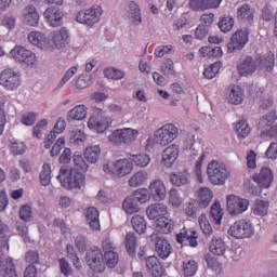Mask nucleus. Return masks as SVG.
I'll list each match as a JSON object with an SVG mask.
<instances>
[{"label":"nucleus","instance_id":"obj_58","mask_svg":"<svg viewBox=\"0 0 277 277\" xmlns=\"http://www.w3.org/2000/svg\"><path fill=\"white\" fill-rule=\"evenodd\" d=\"M198 211H200V206L196 200H192L190 202H188L185 208V213L186 215H188V217H197Z\"/></svg>","mask_w":277,"mask_h":277},{"label":"nucleus","instance_id":"obj_11","mask_svg":"<svg viewBox=\"0 0 277 277\" xmlns=\"http://www.w3.org/2000/svg\"><path fill=\"white\" fill-rule=\"evenodd\" d=\"M248 36H250V30L248 28L237 30L230 38V42L227 44L229 53L234 51H241L246 44H248Z\"/></svg>","mask_w":277,"mask_h":277},{"label":"nucleus","instance_id":"obj_35","mask_svg":"<svg viewBox=\"0 0 277 277\" xmlns=\"http://www.w3.org/2000/svg\"><path fill=\"white\" fill-rule=\"evenodd\" d=\"M98 157H101V147L94 145L85 148L84 159L88 161L89 166L96 163V161H98Z\"/></svg>","mask_w":277,"mask_h":277},{"label":"nucleus","instance_id":"obj_13","mask_svg":"<svg viewBox=\"0 0 277 277\" xmlns=\"http://www.w3.org/2000/svg\"><path fill=\"white\" fill-rule=\"evenodd\" d=\"M0 85L6 90H14L21 85V72L13 70H3L0 74Z\"/></svg>","mask_w":277,"mask_h":277},{"label":"nucleus","instance_id":"obj_20","mask_svg":"<svg viewBox=\"0 0 277 277\" xmlns=\"http://www.w3.org/2000/svg\"><path fill=\"white\" fill-rule=\"evenodd\" d=\"M190 159H197L195 166V173L198 181H202V161H205V151L200 148V145H196L190 149Z\"/></svg>","mask_w":277,"mask_h":277},{"label":"nucleus","instance_id":"obj_22","mask_svg":"<svg viewBox=\"0 0 277 277\" xmlns=\"http://www.w3.org/2000/svg\"><path fill=\"white\" fill-rule=\"evenodd\" d=\"M28 41L42 51H50L51 42L41 32H30L28 35Z\"/></svg>","mask_w":277,"mask_h":277},{"label":"nucleus","instance_id":"obj_44","mask_svg":"<svg viewBox=\"0 0 277 277\" xmlns=\"http://www.w3.org/2000/svg\"><path fill=\"white\" fill-rule=\"evenodd\" d=\"M276 122V114L269 113L267 115H264L259 123H258V129H261L262 131H267L272 129V124Z\"/></svg>","mask_w":277,"mask_h":277},{"label":"nucleus","instance_id":"obj_14","mask_svg":"<svg viewBox=\"0 0 277 277\" xmlns=\"http://www.w3.org/2000/svg\"><path fill=\"white\" fill-rule=\"evenodd\" d=\"M151 241L155 242V249L156 253L160 259L166 261L172 254V245H170V241L166 238L159 237L157 234L151 235Z\"/></svg>","mask_w":277,"mask_h":277},{"label":"nucleus","instance_id":"obj_45","mask_svg":"<svg viewBox=\"0 0 277 277\" xmlns=\"http://www.w3.org/2000/svg\"><path fill=\"white\" fill-rule=\"evenodd\" d=\"M217 25L223 34H228V31H232L233 27H235V18L230 15H225L221 17Z\"/></svg>","mask_w":277,"mask_h":277},{"label":"nucleus","instance_id":"obj_19","mask_svg":"<svg viewBox=\"0 0 277 277\" xmlns=\"http://www.w3.org/2000/svg\"><path fill=\"white\" fill-rule=\"evenodd\" d=\"M222 4V0H190L189 5L196 12H205V10H217Z\"/></svg>","mask_w":277,"mask_h":277},{"label":"nucleus","instance_id":"obj_1","mask_svg":"<svg viewBox=\"0 0 277 277\" xmlns=\"http://www.w3.org/2000/svg\"><path fill=\"white\" fill-rule=\"evenodd\" d=\"M57 179L61 181V185L66 189H75L83 185V173L77 169H70L68 166H63L60 169Z\"/></svg>","mask_w":277,"mask_h":277},{"label":"nucleus","instance_id":"obj_17","mask_svg":"<svg viewBox=\"0 0 277 277\" xmlns=\"http://www.w3.org/2000/svg\"><path fill=\"white\" fill-rule=\"evenodd\" d=\"M253 181L260 185V187L267 188L274 183V172L267 167H263L260 173L253 175Z\"/></svg>","mask_w":277,"mask_h":277},{"label":"nucleus","instance_id":"obj_48","mask_svg":"<svg viewBox=\"0 0 277 277\" xmlns=\"http://www.w3.org/2000/svg\"><path fill=\"white\" fill-rule=\"evenodd\" d=\"M210 215L214 220L215 224H222V217H224V212L222 211V206L220 202H214L210 209Z\"/></svg>","mask_w":277,"mask_h":277},{"label":"nucleus","instance_id":"obj_30","mask_svg":"<svg viewBox=\"0 0 277 277\" xmlns=\"http://www.w3.org/2000/svg\"><path fill=\"white\" fill-rule=\"evenodd\" d=\"M156 226L159 233H163V235H170V233L174 230L175 223L173 220L169 219L168 216H161L157 219Z\"/></svg>","mask_w":277,"mask_h":277},{"label":"nucleus","instance_id":"obj_12","mask_svg":"<svg viewBox=\"0 0 277 277\" xmlns=\"http://www.w3.org/2000/svg\"><path fill=\"white\" fill-rule=\"evenodd\" d=\"M3 250H5V247L0 246V276L18 277V275H16V268L14 266V262H12V258L5 256Z\"/></svg>","mask_w":277,"mask_h":277},{"label":"nucleus","instance_id":"obj_26","mask_svg":"<svg viewBox=\"0 0 277 277\" xmlns=\"http://www.w3.org/2000/svg\"><path fill=\"white\" fill-rule=\"evenodd\" d=\"M52 40L56 49H64L66 44H70V35L68 32V29L64 27L61 28L60 31L54 32Z\"/></svg>","mask_w":277,"mask_h":277},{"label":"nucleus","instance_id":"obj_31","mask_svg":"<svg viewBox=\"0 0 277 277\" xmlns=\"http://www.w3.org/2000/svg\"><path fill=\"white\" fill-rule=\"evenodd\" d=\"M227 92H229L228 101L232 105H241L243 102V91L239 85H229Z\"/></svg>","mask_w":277,"mask_h":277},{"label":"nucleus","instance_id":"obj_9","mask_svg":"<svg viewBox=\"0 0 277 277\" xmlns=\"http://www.w3.org/2000/svg\"><path fill=\"white\" fill-rule=\"evenodd\" d=\"M248 207H250V201L248 199L239 198L235 195L227 196V211L229 215H241V213L248 211Z\"/></svg>","mask_w":277,"mask_h":277},{"label":"nucleus","instance_id":"obj_54","mask_svg":"<svg viewBox=\"0 0 277 277\" xmlns=\"http://www.w3.org/2000/svg\"><path fill=\"white\" fill-rule=\"evenodd\" d=\"M129 10L134 23H136V25H140V23H142V11L140 9V5L135 3V1H131L129 4Z\"/></svg>","mask_w":277,"mask_h":277},{"label":"nucleus","instance_id":"obj_46","mask_svg":"<svg viewBox=\"0 0 277 277\" xmlns=\"http://www.w3.org/2000/svg\"><path fill=\"white\" fill-rule=\"evenodd\" d=\"M72 161L76 168H79L82 172H88L90 168V163L85 160V156L81 155V153L76 151L72 156Z\"/></svg>","mask_w":277,"mask_h":277},{"label":"nucleus","instance_id":"obj_60","mask_svg":"<svg viewBox=\"0 0 277 277\" xmlns=\"http://www.w3.org/2000/svg\"><path fill=\"white\" fill-rule=\"evenodd\" d=\"M26 263L29 265H40V253L37 250H30L26 253Z\"/></svg>","mask_w":277,"mask_h":277},{"label":"nucleus","instance_id":"obj_64","mask_svg":"<svg viewBox=\"0 0 277 277\" xmlns=\"http://www.w3.org/2000/svg\"><path fill=\"white\" fill-rule=\"evenodd\" d=\"M11 153L12 155H24L25 154V144L18 142L11 143Z\"/></svg>","mask_w":277,"mask_h":277},{"label":"nucleus","instance_id":"obj_16","mask_svg":"<svg viewBox=\"0 0 277 277\" xmlns=\"http://www.w3.org/2000/svg\"><path fill=\"white\" fill-rule=\"evenodd\" d=\"M166 184L161 180H155L149 185V198L156 200L157 202H161V200H166Z\"/></svg>","mask_w":277,"mask_h":277},{"label":"nucleus","instance_id":"obj_55","mask_svg":"<svg viewBox=\"0 0 277 277\" xmlns=\"http://www.w3.org/2000/svg\"><path fill=\"white\" fill-rule=\"evenodd\" d=\"M183 272L184 276L192 277L196 275V272H198V263L196 261L190 260L183 263Z\"/></svg>","mask_w":277,"mask_h":277},{"label":"nucleus","instance_id":"obj_43","mask_svg":"<svg viewBox=\"0 0 277 277\" xmlns=\"http://www.w3.org/2000/svg\"><path fill=\"white\" fill-rule=\"evenodd\" d=\"M146 181H148V173L138 171L130 177L129 185L130 187H140L141 185H144Z\"/></svg>","mask_w":277,"mask_h":277},{"label":"nucleus","instance_id":"obj_2","mask_svg":"<svg viewBox=\"0 0 277 277\" xmlns=\"http://www.w3.org/2000/svg\"><path fill=\"white\" fill-rule=\"evenodd\" d=\"M227 233L234 239H250L254 236V225H252V222L241 219L234 222Z\"/></svg>","mask_w":277,"mask_h":277},{"label":"nucleus","instance_id":"obj_25","mask_svg":"<svg viewBox=\"0 0 277 277\" xmlns=\"http://www.w3.org/2000/svg\"><path fill=\"white\" fill-rule=\"evenodd\" d=\"M179 158V145H170L162 153V163L167 168H172V164Z\"/></svg>","mask_w":277,"mask_h":277},{"label":"nucleus","instance_id":"obj_37","mask_svg":"<svg viewBox=\"0 0 277 277\" xmlns=\"http://www.w3.org/2000/svg\"><path fill=\"white\" fill-rule=\"evenodd\" d=\"M276 64V56L274 52H268L266 56L259 57V68H264L265 70H274Z\"/></svg>","mask_w":277,"mask_h":277},{"label":"nucleus","instance_id":"obj_59","mask_svg":"<svg viewBox=\"0 0 277 277\" xmlns=\"http://www.w3.org/2000/svg\"><path fill=\"white\" fill-rule=\"evenodd\" d=\"M256 98L259 100V105L261 109H269L274 105V101L269 96L263 95V93H258Z\"/></svg>","mask_w":277,"mask_h":277},{"label":"nucleus","instance_id":"obj_50","mask_svg":"<svg viewBox=\"0 0 277 277\" xmlns=\"http://www.w3.org/2000/svg\"><path fill=\"white\" fill-rule=\"evenodd\" d=\"M39 179H40L41 185H43L44 187L51 184V164L50 163H43Z\"/></svg>","mask_w":277,"mask_h":277},{"label":"nucleus","instance_id":"obj_38","mask_svg":"<svg viewBox=\"0 0 277 277\" xmlns=\"http://www.w3.org/2000/svg\"><path fill=\"white\" fill-rule=\"evenodd\" d=\"M92 79L94 76L89 70L83 71L76 81V88L78 90H85L89 85H92Z\"/></svg>","mask_w":277,"mask_h":277},{"label":"nucleus","instance_id":"obj_32","mask_svg":"<svg viewBox=\"0 0 277 277\" xmlns=\"http://www.w3.org/2000/svg\"><path fill=\"white\" fill-rule=\"evenodd\" d=\"M124 246L129 256L133 259L136 254L135 250H137V236L135 233L130 232L126 235Z\"/></svg>","mask_w":277,"mask_h":277},{"label":"nucleus","instance_id":"obj_51","mask_svg":"<svg viewBox=\"0 0 277 277\" xmlns=\"http://www.w3.org/2000/svg\"><path fill=\"white\" fill-rule=\"evenodd\" d=\"M138 205H144L150 200V194H148V189L140 188L131 196Z\"/></svg>","mask_w":277,"mask_h":277},{"label":"nucleus","instance_id":"obj_21","mask_svg":"<svg viewBox=\"0 0 277 277\" xmlns=\"http://www.w3.org/2000/svg\"><path fill=\"white\" fill-rule=\"evenodd\" d=\"M145 265L147 267V272L151 274L154 277H161L163 276V266L159 259L155 255L147 256L145 259Z\"/></svg>","mask_w":277,"mask_h":277},{"label":"nucleus","instance_id":"obj_29","mask_svg":"<svg viewBox=\"0 0 277 277\" xmlns=\"http://www.w3.org/2000/svg\"><path fill=\"white\" fill-rule=\"evenodd\" d=\"M213 200V192L209 188H200L198 192V198L196 202L200 207V209H207L211 201Z\"/></svg>","mask_w":277,"mask_h":277},{"label":"nucleus","instance_id":"obj_6","mask_svg":"<svg viewBox=\"0 0 277 277\" xmlns=\"http://www.w3.org/2000/svg\"><path fill=\"white\" fill-rule=\"evenodd\" d=\"M10 55L15 62L24 64V66H36L38 62L36 53L27 50V48L23 45H15L14 49L11 50Z\"/></svg>","mask_w":277,"mask_h":277},{"label":"nucleus","instance_id":"obj_5","mask_svg":"<svg viewBox=\"0 0 277 277\" xmlns=\"http://www.w3.org/2000/svg\"><path fill=\"white\" fill-rule=\"evenodd\" d=\"M179 137V128L173 123H167L155 132V142L160 146H168Z\"/></svg>","mask_w":277,"mask_h":277},{"label":"nucleus","instance_id":"obj_41","mask_svg":"<svg viewBox=\"0 0 277 277\" xmlns=\"http://www.w3.org/2000/svg\"><path fill=\"white\" fill-rule=\"evenodd\" d=\"M237 70H256V61L252 56L240 57Z\"/></svg>","mask_w":277,"mask_h":277},{"label":"nucleus","instance_id":"obj_15","mask_svg":"<svg viewBox=\"0 0 277 277\" xmlns=\"http://www.w3.org/2000/svg\"><path fill=\"white\" fill-rule=\"evenodd\" d=\"M177 243L182 246H190V248H196L198 246V233L194 229H183L176 235Z\"/></svg>","mask_w":277,"mask_h":277},{"label":"nucleus","instance_id":"obj_56","mask_svg":"<svg viewBox=\"0 0 277 277\" xmlns=\"http://www.w3.org/2000/svg\"><path fill=\"white\" fill-rule=\"evenodd\" d=\"M47 127H49V121L47 119H42L34 127L32 135L40 140L42 137V133L47 131Z\"/></svg>","mask_w":277,"mask_h":277},{"label":"nucleus","instance_id":"obj_28","mask_svg":"<svg viewBox=\"0 0 277 277\" xmlns=\"http://www.w3.org/2000/svg\"><path fill=\"white\" fill-rule=\"evenodd\" d=\"M85 220L92 230H101V221L98 220V210L96 208L87 210Z\"/></svg>","mask_w":277,"mask_h":277},{"label":"nucleus","instance_id":"obj_7","mask_svg":"<svg viewBox=\"0 0 277 277\" xmlns=\"http://www.w3.org/2000/svg\"><path fill=\"white\" fill-rule=\"evenodd\" d=\"M87 263L95 274H103L105 272V258L103 251L97 247L87 252Z\"/></svg>","mask_w":277,"mask_h":277},{"label":"nucleus","instance_id":"obj_63","mask_svg":"<svg viewBox=\"0 0 277 277\" xmlns=\"http://www.w3.org/2000/svg\"><path fill=\"white\" fill-rule=\"evenodd\" d=\"M104 76L106 77V79H113L115 81H118V80L124 78V71H122V70H104Z\"/></svg>","mask_w":277,"mask_h":277},{"label":"nucleus","instance_id":"obj_24","mask_svg":"<svg viewBox=\"0 0 277 277\" xmlns=\"http://www.w3.org/2000/svg\"><path fill=\"white\" fill-rule=\"evenodd\" d=\"M131 170L133 167L129 159L118 160L113 168V176H117L118 179H122V176H127V174H131Z\"/></svg>","mask_w":277,"mask_h":277},{"label":"nucleus","instance_id":"obj_8","mask_svg":"<svg viewBox=\"0 0 277 277\" xmlns=\"http://www.w3.org/2000/svg\"><path fill=\"white\" fill-rule=\"evenodd\" d=\"M137 137V131L133 130L131 128L120 129L113 132L108 140L111 142V144H115V146H120V144H131L132 142H135Z\"/></svg>","mask_w":277,"mask_h":277},{"label":"nucleus","instance_id":"obj_49","mask_svg":"<svg viewBox=\"0 0 277 277\" xmlns=\"http://www.w3.org/2000/svg\"><path fill=\"white\" fill-rule=\"evenodd\" d=\"M269 209V202L263 200H255L253 206V214L264 216L267 215V210Z\"/></svg>","mask_w":277,"mask_h":277},{"label":"nucleus","instance_id":"obj_62","mask_svg":"<svg viewBox=\"0 0 277 277\" xmlns=\"http://www.w3.org/2000/svg\"><path fill=\"white\" fill-rule=\"evenodd\" d=\"M262 21H265L266 23H269L271 21H274V8L269 4L264 6L262 9Z\"/></svg>","mask_w":277,"mask_h":277},{"label":"nucleus","instance_id":"obj_42","mask_svg":"<svg viewBox=\"0 0 277 277\" xmlns=\"http://www.w3.org/2000/svg\"><path fill=\"white\" fill-rule=\"evenodd\" d=\"M122 207L129 215H133V213H137L140 211V203L131 196L123 200Z\"/></svg>","mask_w":277,"mask_h":277},{"label":"nucleus","instance_id":"obj_61","mask_svg":"<svg viewBox=\"0 0 277 277\" xmlns=\"http://www.w3.org/2000/svg\"><path fill=\"white\" fill-rule=\"evenodd\" d=\"M169 201L172 205V207H181V203L183 201L181 200V195L179 194V190H176L175 188L170 189Z\"/></svg>","mask_w":277,"mask_h":277},{"label":"nucleus","instance_id":"obj_34","mask_svg":"<svg viewBox=\"0 0 277 277\" xmlns=\"http://www.w3.org/2000/svg\"><path fill=\"white\" fill-rule=\"evenodd\" d=\"M85 116H88V108L84 105H78L67 113V120L68 122L84 120Z\"/></svg>","mask_w":277,"mask_h":277},{"label":"nucleus","instance_id":"obj_57","mask_svg":"<svg viewBox=\"0 0 277 277\" xmlns=\"http://www.w3.org/2000/svg\"><path fill=\"white\" fill-rule=\"evenodd\" d=\"M104 261L110 269H114V267L118 265V261H119L118 253H116L115 251L105 253Z\"/></svg>","mask_w":277,"mask_h":277},{"label":"nucleus","instance_id":"obj_4","mask_svg":"<svg viewBox=\"0 0 277 277\" xmlns=\"http://www.w3.org/2000/svg\"><path fill=\"white\" fill-rule=\"evenodd\" d=\"M207 172L212 185H224V183H226V179L230 176L228 169L215 160H212L208 164Z\"/></svg>","mask_w":277,"mask_h":277},{"label":"nucleus","instance_id":"obj_18","mask_svg":"<svg viewBox=\"0 0 277 277\" xmlns=\"http://www.w3.org/2000/svg\"><path fill=\"white\" fill-rule=\"evenodd\" d=\"M44 16L51 27H61L64 18V11L55 6H50L44 11Z\"/></svg>","mask_w":277,"mask_h":277},{"label":"nucleus","instance_id":"obj_27","mask_svg":"<svg viewBox=\"0 0 277 277\" xmlns=\"http://www.w3.org/2000/svg\"><path fill=\"white\" fill-rule=\"evenodd\" d=\"M149 220H157V217H166L168 215V207L163 203L151 205L146 209Z\"/></svg>","mask_w":277,"mask_h":277},{"label":"nucleus","instance_id":"obj_36","mask_svg":"<svg viewBox=\"0 0 277 277\" xmlns=\"http://www.w3.org/2000/svg\"><path fill=\"white\" fill-rule=\"evenodd\" d=\"M170 181L174 187H183V185H189V173L187 171L172 173Z\"/></svg>","mask_w":277,"mask_h":277},{"label":"nucleus","instance_id":"obj_53","mask_svg":"<svg viewBox=\"0 0 277 277\" xmlns=\"http://www.w3.org/2000/svg\"><path fill=\"white\" fill-rule=\"evenodd\" d=\"M130 161L137 166L138 168H146L147 163H150V157L148 155H130Z\"/></svg>","mask_w":277,"mask_h":277},{"label":"nucleus","instance_id":"obj_47","mask_svg":"<svg viewBox=\"0 0 277 277\" xmlns=\"http://www.w3.org/2000/svg\"><path fill=\"white\" fill-rule=\"evenodd\" d=\"M235 131L240 140H246L250 135V126L247 120H240L235 126Z\"/></svg>","mask_w":277,"mask_h":277},{"label":"nucleus","instance_id":"obj_10","mask_svg":"<svg viewBox=\"0 0 277 277\" xmlns=\"http://www.w3.org/2000/svg\"><path fill=\"white\" fill-rule=\"evenodd\" d=\"M101 14H103V9H101V6H92L91 9L78 12L76 21L82 25L92 26L95 25V23H98Z\"/></svg>","mask_w":277,"mask_h":277},{"label":"nucleus","instance_id":"obj_33","mask_svg":"<svg viewBox=\"0 0 277 277\" xmlns=\"http://www.w3.org/2000/svg\"><path fill=\"white\" fill-rule=\"evenodd\" d=\"M24 16L27 25H29L30 27H36V25H38V22L40 21V15L38 14L36 6L34 5H28L25 8Z\"/></svg>","mask_w":277,"mask_h":277},{"label":"nucleus","instance_id":"obj_40","mask_svg":"<svg viewBox=\"0 0 277 277\" xmlns=\"http://www.w3.org/2000/svg\"><path fill=\"white\" fill-rule=\"evenodd\" d=\"M131 224L135 233H138V235H144V233H146V220L143 215L136 214L132 216Z\"/></svg>","mask_w":277,"mask_h":277},{"label":"nucleus","instance_id":"obj_23","mask_svg":"<svg viewBox=\"0 0 277 277\" xmlns=\"http://www.w3.org/2000/svg\"><path fill=\"white\" fill-rule=\"evenodd\" d=\"M237 18L240 23L252 25L254 23V10L250 4H242L237 10Z\"/></svg>","mask_w":277,"mask_h":277},{"label":"nucleus","instance_id":"obj_39","mask_svg":"<svg viewBox=\"0 0 277 277\" xmlns=\"http://www.w3.org/2000/svg\"><path fill=\"white\" fill-rule=\"evenodd\" d=\"M210 252L215 254L216 256H223L224 252H226V245L222 238H213L211 245L209 247Z\"/></svg>","mask_w":277,"mask_h":277},{"label":"nucleus","instance_id":"obj_52","mask_svg":"<svg viewBox=\"0 0 277 277\" xmlns=\"http://www.w3.org/2000/svg\"><path fill=\"white\" fill-rule=\"evenodd\" d=\"M199 226L203 235H206V237H211V235H213V227L211 226V223L207 219V215L201 214L199 216Z\"/></svg>","mask_w":277,"mask_h":277},{"label":"nucleus","instance_id":"obj_3","mask_svg":"<svg viewBox=\"0 0 277 277\" xmlns=\"http://www.w3.org/2000/svg\"><path fill=\"white\" fill-rule=\"evenodd\" d=\"M104 114L105 110L101 108H95L93 115L88 121V127L89 129H91V131H95L96 133H103L104 131H107L109 127H111L114 119L111 117H105Z\"/></svg>","mask_w":277,"mask_h":277}]
</instances>
